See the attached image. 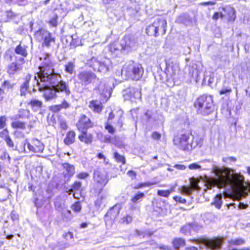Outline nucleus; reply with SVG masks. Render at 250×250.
Wrapping results in <instances>:
<instances>
[{
	"mask_svg": "<svg viewBox=\"0 0 250 250\" xmlns=\"http://www.w3.org/2000/svg\"><path fill=\"white\" fill-rule=\"evenodd\" d=\"M212 170L216 177L208 178L207 180L206 186L208 188L215 186L222 188L228 186L231 192L230 193L224 192V196L226 198H229L234 200H239L248 195V191L250 192V182H245L243 175L231 173V170L227 167L214 166Z\"/></svg>",
	"mask_w": 250,
	"mask_h": 250,
	"instance_id": "f257e3e1",
	"label": "nucleus"
},
{
	"mask_svg": "<svg viewBox=\"0 0 250 250\" xmlns=\"http://www.w3.org/2000/svg\"><path fill=\"white\" fill-rule=\"evenodd\" d=\"M40 60L41 61L39 67L40 71L35 74L33 79V81L36 83H39V80L43 82L53 75L57 74L54 72V63L49 54H42L40 57Z\"/></svg>",
	"mask_w": 250,
	"mask_h": 250,
	"instance_id": "f03ea898",
	"label": "nucleus"
},
{
	"mask_svg": "<svg viewBox=\"0 0 250 250\" xmlns=\"http://www.w3.org/2000/svg\"><path fill=\"white\" fill-rule=\"evenodd\" d=\"M144 74V68L142 64L133 61L125 63L122 69L121 74L126 79L139 80Z\"/></svg>",
	"mask_w": 250,
	"mask_h": 250,
	"instance_id": "7ed1b4c3",
	"label": "nucleus"
},
{
	"mask_svg": "<svg viewBox=\"0 0 250 250\" xmlns=\"http://www.w3.org/2000/svg\"><path fill=\"white\" fill-rule=\"evenodd\" d=\"M43 82L47 83L55 88L56 93H62L65 96H68L71 94L69 85L62 80V77L59 74H55Z\"/></svg>",
	"mask_w": 250,
	"mask_h": 250,
	"instance_id": "20e7f679",
	"label": "nucleus"
},
{
	"mask_svg": "<svg viewBox=\"0 0 250 250\" xmlns=\"http://www.w3.org/2000/svg\"><path fill=\"white\" fill-rule=\"evenodd\" d=\"M166 27V21L163 18H157L147 27L146 32L148 35L157 36L159 34H164Z\"/></svg>",
	"mask_w": 250,
	"mask_h": 250,
	"instance_id": "39448f33",
	"label": "nucleus"
},
{
	"mask_svg": "<svg viewBox=\"0 0 250 250\" xmlns=\"http://www.w3.org/2000/svg\"><path fill=\"white\" fill-rule=\"evenodd\" d=\"M201 113L209 114L212 110L213 100L210 96L203 95L200 97L195 104Z\"/></svg>",
	"mask_w": 250,
	"mask_h": 250,
	"instance_id": "423d86ee",
	"label": "nucleus"
},
{
	"mask_svg": "<svg viewBox=\"0 0 250 250\" xmlns=\"http://www.w3.org/2000/svg\"><path fill=\"white\" fill-rule=\"evenodd\" d=\"M189 134H181L174 137L173 142L175 145L179 148L184 150H190L197 146V143L192 141L190 144L188 142Z\"/></svg>",
	"mask_w": 250,
	"mask_h": 250,
	"instance_id": "0eeeda50",
	"label": "nucleus"
},
{
	"mask_svg": "<svg viewBox=\"0 0 250 250\" xmlns=\"http://www.w3.org/2000/svg\"><path fill=\"white\" fill-rule=\"evenodd\" d=\"M33 86H35V84H36L39 90L43 92V96L46 100H52L57 96L55 88L52 86L51 87L49 86L47 83L42 82L40 80H39L38 83H36L33 80Z\"/></svg>",
	"mask_w": 250,
	"mask_h": 250,
	"instance_id": "6e6552de",
	"label": "nucleus"
},
{
	"mask_svg": "<svg viewBox=\"0 0 250 250\" xmlns=\"http://www.w3.org/2000/svg\"><path fill=\"white\" fill-rule=\"evenodd\" d=\"M136 43L135 40L125 37L124 41H121L120 43L117 42L114 44L111 45L110 49L111 51L112 50H121L128 52L131 49L136 48Z\"/></svg>",
	"mask_w": 250,
	"mask_h": 250,
	"instance_id": "1a4fd4ad",
	"label": "nucleus"
},
{
	"mask_svg": "<svg viewBox=\"0 0 250 250\" xmlns=\"http://www.w3.org/2000/svg\"><path fill=\"white\" fill-rule=\"evenodd\" d=\"M94 182L96 190L101 192L108 182L106 175L99 169L95 170L93 176Z\"/></svg>",
	"mask_w": 250,
	"mask_h": 250,
	"instance_id": "9d476101",
	"label": "nucleus"
},
{
	"mask_svg": "<svg viewBox=\"0 0 250 250\" xmlns=\"http://www.w3.org/2000/svg\"><path fill=\"white\" fill-rule=\"evenodd\" d=\"M189 241L197 244H202L203 246L211 249H219L222 245L223 239L212 238V239H190Z\"/></svg>",
	"mask_w": 250,
	"mask_h": 250,
	"instance_id": "9b49d317",
	"label": "nucleus"
},
{
	"mask_svg": "<svg viewBox=\"0 0 250 250\" xmlns=\"http://www.w3.org/2000/svg\"><path fill=\"white\" fill-rule=\"evenodd\" d=\"M77 78L79 83L85 86L94 82L97 76L95 73L90 71H82L78 73Z\"/></svg>",
	"mask_w": 250,
	"mask_h": 250,
	"instance_id": "f8f14e48",
	"label": "nucleus"
},
{
	"mask_svg": "<svg viewBox=\"0 0 250 250\" xmlns=\"http://www.w3.org/2000/svg\"><path fill=\"white\" fill-rule=\"evenodd\" d=\"M35 35L38 40H42V45L47 47L50 46L55 41V38L52 37L51 33L44 29H41L37 31Z\"/></svg>",
	"mask_w": 250,
	"mask_h": 250,
	"instance_id": "ddd939ff",
	"label": "nucleus"
},
{
	"mask_svg": "<svg viewBox=\"0 0 250 250\" xmlns=\"http://www.w3.org/2000/svg\"><path fill=\"white\" fill-rule=\"evenodd\" d=\"M123 95L125 100H129L131 102H135L141 96L140 91L133 87L126 88L123 91Z\"/></svg>",
	"mask_w": 250,
	"mask_h": 250,
	"instance_id": "4468645a",
	"label": "nucleus"
},
{
	"mask_svg": "<svg viewBox=\"0 0 250 250\" xmlns=\"http://www.w3.org/2000/svg\"><path fill=\"white\" fill-rule=\"evenodd\" d=\"M198 180L194 178H192L190 180V186H181L179 188V192L181 194L186 195H189L194 189L199 190L200 188L198 185Z\"/></svg>",
	"mask_w": 250,
	"mask_h": 250,
	"instance_id": "2eb2a0df",
	"label": "nucleus"
},
{
	"mask_svg": "<svg viewBox=\"0 0 250 250\" xmlns=\"http://www.w3.org/2000/svg\"><path fill=\"white\" fill-rule=\"evenodd\" d=\"M27 147L30 151L34 153L42 152L44 148L43 143L37 139H33L31 144L28 143Z\"/></svg>",
	"mask_w": 250,
	"mask_h": 250,
	"instance_id": "dca6fc26",
	"label": "nucleus"
},
{
	"mask_svg": "<svg viewBox=\"0 0 250 250\" xmlns=\"http://www.w3.org/2000/svg\"><path fill=\"white\" fill-rule=\"evenodd\" d=\"M112 85L113 80H107L104 83L100 84L98 89L101 92V94L104 95L106 97H109L110 96Z\"/></svg>",
	"mask_w": 250,
	"mask_h": 250,
	"instance_id": "f3484780",
	"label": "nucleus"
},
{
	"mask_svg": "<svg viewBox=\"0 0 250 250\" xmlns=\"http://www.w3.org/2000/svg\"><path fill=\"white\" fill-rule=\"evenodd\" d=\"M91 126L92 124L90 119L84 115L81 117L78 123L77 124L78 129L81 132H83V131Z\"/></svg>",
	"mask_w": 250,
	"mask_h": 250,
	"instance_id": "a211bd4d",
	"label": "nucleus"
},
{
	"mask_svg": "<svg viewBox=\"0 0 250 250\" xmlns=\"http://www.w3.org/2000/svg\"><path fill=\"white\" fill-rule=\"evenodd\" d=\"M5 141L6 142L7 145L11 147L13 149H17L20 152H26L25 146L27 143V139H23V140L21 141V143H18L16 147H15L14 144L10 137L5 140Z\"/></svg>",
	"mask_w": 250,
	"mask_h": 250,
	"instance_id": "6ab92c4d",
	"label": "nucleus"
},
{
	"mask_svg": "<svg viewBox=\"0 0 250 250\" xmlns=\"http://www.w3.org/2000/svg\"><path fill=\"white\" fill-rule=\"evenodd\" d=\"M180 72L179 66L176 63L167 68L168 75L173 79H178L180 76Z\"/></svg>",
	"mask_w": 250,
	"mask_h": 250,
	"instance_id": "aec40b11",
	"label": "nucleus"
},
{
	"mask_svg": "<svg viewBox=\"0 0 250 250\" xmlns=\"http://www.w3.org/2000/svg\"><path fill=\"white\" fill-rule=\"evenodd\" d=\"M62 166L64 168L63 173L65 178H69L74 175L75 170L73 165L65 163L62 164Z\"/></svg>",
	"mask_w": 250,
	"mask_h": 250,
	"instance_id": "412c9836",
	"label": "nucleus"
},
{
	"mask_svg": "<svg viewBox=\"0 0 250 250\" xmlns=\"http://www.w3.org/2000/svg\"><path fill=\"white\" fill-rule=\"evenodd\" d=\"M89 107L97 113L101 112L103 108L102 103L98 100H93L90 102Z\"/></svg>",
	"mask_w": 250,
	"mask_h": 250,
	"instance_id": "4be33fe9",
	"label": "nucleus"
},
{
	"mask_svg": "<svg viewBox=\"0 0 250 250\" xmlns=\"http://www.w3.org/2000/svg\"><path fill=\"white\" fill-rule=\"evenodd\" d=\"M31 79V76L30 74L26 75L24 79V82L21 86V95H25L28 93V89L29 87V82Z\"/></svg>",
	"mask_w": 250,
	"mask_h": 250,
	"instance_id": "5701e85b",
	"label": "nucleus"
},
{
	"mask_svg": "<svg viewBox=\"0 0 250 250\" xmlns=\"http://www.w3.org/2000/svg\"><path fill=\"white\" fill-rule=\"evenodd\" d=\"M201 228H202V226L198 225L196 223H194L192 225L188 224L183 227L181 229V232L183 233L186 234L187 233L190 232L191 229H193L194 230L197 231Z\"/></svg>",
	"mask_w": 250,
	"mask_h": 250,
	"instance_id": "b1692460",
	"label": "nucleus"
},
{
	"mask_svg": "<svg viewBox=\"0 0 250 250\" xmlns=\"http://www.w3.org/2000/svg\"><path fill=\"white\" fill-rule=\"evenodd\" d=\"M221 10L224 12L227 13L229 17V21H234L236 16L235 15V10L233 8L227 6L226 7H222Z\"/></svg>",
	"mask_w": 250,
	"mask_h": 250,
	"instance_id": "393cba45",
	"label": "nucleus"
},
{
	"mask_svg": "<svg viewBox=\"0 0 250 250\" xmlns=\"http://www.w3.org/2000/svg\"><path fill=\"white\" fill-rule=\"evenodd\" d=\"M82 132V134L79 136V140L87 144L91 143L93 140L92 135L90 134H87L85 130Z\"/></svg>",
	"mask_w": 250,
	"mask_h": 250,
	"instance_id": "a878e982",
	"label": "nucleus"
},
{
	"mask_svg": "<svg viewBox=\"0 0 250 250\" xmlns=\"http://www.w3.org/2000/svg\"><path fill=\"white\" fill-rule=\"evenodd\" d=\"M110 63L111 62L109 59H106L103 62H100V65L99 66L97 71L102 73H105L108 71Z\"/></svg>",
	"mask_w": 250,
	"mask_h": 250,
	"instance_id": "bb28decb",
	"label": "nucleus"
},
{
	"mask_svg": "<svg viewBox=\"0 0 250 250\" xmlns=\"http://www.w3.org/2000/svg\"><path fill=\"white\" fill-rule=\"evenodd\" d=\"M222 197L223 195L221 193L216 195L213 198L211 205L216 208L220 209L223 204Z\"/></svg>",
	"mask_w": 250,
	"mask_h": 250,
	"instance_id": "cd10ccee",
	"label": "nucleus"
},
{
	"mask_svg": "<svg viewBox=\"0 0 250 250\" xmlns=\"http://www.w3.org/2000/svg\"><path fill=\"white\" fill-rule=\"evenodd\" d=\"M72 188L70 189V191H74L73 197L76 199H79V197L76 196L77 192H81L82 190V183L80 181H76L71 186Z\"/></svg>",
	"mask_w": 250,
	"mask_h": 250,
	"instance_id": "c85d7f7f",
	"label": "nucleus"
},
{
	"mask_svg": "<svg viewBox=\"0 0 250 250\" xmlns=\"http://www.w3.org/2000/svg\"><path fill=\"white\" fill-rule=\"evenodd\" d=\"M75 133L73 131H69L67 134L64 142L66 145L72 144L75 141Z\"/></svg>",
	"mask_w": 250,
	"mask_h": 250,
	"instance_id": "c756f323",
	"label": "nucleus"
},
{
	"mask_svg": "<svg viewBox=\"0 0 250 250\" xmlns=\"http://www.w3.org/2000/svg\"><path fill=\"white\" fill-rule=\"evenodd\" d=\"M28 105L31 107L34 111H37L42 107V102L39 100H33L28 103Z\"/></svg>",
	"mask_w": 250,
	"mask_h": 250,
	"instance_id": "7c9ffc66",
	"label": "nucleus"
},
{
	"mask_svg": "<svg viewBox=\"0 0 250 250\" xmlns=\"http://www.w3.org/2000/svg\"><path fill=\"white\" fill-rule=\"evenodd\" d=\"M10 195V190L7 188H0V201H4L8 198Z\"/></svg>",
	"mask_w": 250,
	"mask_h": 250,
	"instance_id": "2f4dec72",
	"label": "nucleus"
},
{
	"mask_svg": "<svg viewBox=\"0 0 250 250\" xmlns=\"http://www.w3.org/2000/svg\"><path fill=\"white\" fill-rule=\"evenodd\" d=\"M172 243L175 249H178L180 247L184 246L186 244V241L184 239L176 238L173 240Z\"/></svg>",
	"mask_w": 250,
	"mask_h": 250,
	"instance_id": "473e14b6",
	"label": "nucleus"
},
{
	"mask_svg": "<svg viewBox=\"0 0 250 250\" xmlns=\"http://www.w3.org/2000/svg\"><path fill=\"white\" fill-rule=\"evenodd\" d=\"M90 67H92L95 71H97L99 66L100 65V62H99L96 58H92L88 62Z\"/></svg>",
	"mask_w": 250,
	"mask_h": 250,
	"instance_id": "72a5a7b5",
	"label": "nucleus"
},
{
	"mask_svg": "<svg viewBox=\"0 0 250 250\" xmlns=\"http://www.w3.org/2000/svg\"><path fill=\"white\" fill-rule=\"evenodd\" d=\"M19 69V67L18 65L16 63L13 62L8 66L7 72L9 74H14Z\"/></svg>",
	"mask_w": 250,
	"mask_h": 250,
	"instance_id": "f704fd0d",
	"label": "nucleus"
},
{
	"mask_svg": "<svg viewBox=\"0 0 250 250\" xmlns=\"http://www.w3.org/2000/svg\"><path fill=\"white\" fill-rule=\"evenodd\" d=\"M15 52L17 54L21 55L23 57H26L27 53L25 47L21 45L18 46L15 49Z\"/></svg>",
	"mask_w": 250,
	"mask_h": 250,
	"instance_id": "c9c22d12",
	"label": "nucleus"
},
{
	"mask_svg": "<svg viewBox=\"0 0 250 250\" xmlns=\"http://www.w3.org/2000/svg\"><path fill=\"white\" fill-rule=\"evenodd\" d=\"M75 68L74 63L73 62H68L65 65V71L69 74H72Z\"/></svg>",
	"mask_w": 250,
	"mask_h": 250,
	"instance_id": "e433bc0d",
	"label": "nucleus"
},
{
	"mask_svg": "<svg viewBox=\"0 0 250 250\" xmlns=\"http://www.w3.org/2000/svg\"><path fill=\"white\" fill-rule=\"evenodd\" d=\"M229 244L233 245H241L244 244L245 240L241 238H237L231 239Z\"/></svg>",
	"mask_w": 250,
	"mask_h": 250,
	"instance_id": "4c0bfd02",
	"label": "nucleus"
},
{
	"mask_svg": "<svg viewBox=\"0 0 250 250\" xmlns=\"http://www.w3.org/2000/svg\"><path fill=\"white\" fill-rule=\"evenodd\" d=\"M12 126L14 128L24 129L25 125L24 122L15 121L12 123Z\"/></svg>",
	"mask_w": 250,
	"mask_h": 250,
	"instance_id": "58836bf2",
	"label": "nucleus"
},
{
	"mask_svg": "<svg viewBox=\"0 0 250 250\" xmlns=\"http://www.w3.org/2000/svg\"><path fill=\"white\" fill-rule=\"evenodd\" d=\"M71 209L76 212H79L82 209V206L80 202H76L71 206Z\"/></svg>",
	"mask_w": 250,
	"mask_h": 250,
	"instance_id": "ea45409f",
	"label": "nucleus"
},
{
	"mask_svg": "<svg viewBox=\"0 0 250 250\" xmlns=\"http://www.w3.org/2000/svg\"><path fill=\"white\" fill-rule=\"evenodd\" d=\"M114 157L116 160V161L118 162H121L123 164H125V158L122 156L118 154L117 152H115L114 153Z\"/></svg>",
	"mask_w": 250,
	"mask_h": 250,
	"instance_id": "a19ab883",
	"label": "nucleus"
},
{
	"mask_svg": "<svg viewBox=\"0 0 250 250\" xmlns=\"http://www.w3.org/2000/svg\"><path fill=\"white\" fill-rule=\"evenodd\" d=\"M145 196V194L143 192H138L132 199L131 201L133 203L137 202L139 200L142 199Z\"/></svg>",
	"mask_w": 250,
	"mask_h": 250,
	"instance_id": "79ce46f5",
	"label": "nucleus"
},
{
	"mask_svg": "<svg viewBox=\"0 0 250 250\" xmlns=\"http://www.w3.org/2000/svg\"><path fill=\"white\" fill-rule=\"evenodd\" d=\"M226 17V15L222 13V11L220 12H215L212 16V19L214 20H217L220 18H223Z\"/></svg>",
	"mask_w": 250,
	"mask_h": 250,
	"instance_id": "37998d69",
	"label": "nucleus"
},
{
	"mask_svg": "<svg viewBox=\"0 0 250 250\" xmlns=\"http://www.w3.org/2000/svg\"><path fill=\"white\" fill-rule=\"evenodd\" d=\"M75 37H76L75 35L69 37L70 39L71 40L70 45L73 47L77 46L79 44V40H77Z\"/></svg>",
	"mask_w": 250,
	"mask_h": 250,
	"instance_id": "c03bdc74",
	"label": "nucleus"
},
{
	"mask_svg": "<svg viewBox=\"0 0 250 250\" xmlns=\"http://www.w3.org/2000/svg\"><path fill=\"white\" fill-rule=\"evenodd\" d=\"M155 184H156V183H152V182H145V183H140V184H138V186L136 187H135V188L139 189V188H142L145 187H150V186H151L153 185H154Z\"/></svg>",
	"mask_w": 250,
	"mask_h": 250,
	"instance_id": "a18cd8bd",
	"label": "nucleus"
},
{
	"mask_svg": "<svg viewBox=\"0 0 250 250\" xmlns=\"http://www.w3.org/2000/svg\"><path fill=\"white\" fill-rule=\"evenodd\" d=\"M157 194L160 196L168 197L169 195V192L167 190H158Z\"/></svg>",
	"mask_w": 250,
	"mask_h": 250,
	"instance_id": "49530a36",
	"label": "nucleus"
},
{
	"mask_svg": "<svg viewBox=\"0 0 250 250\" xmlns=\"http://www.w3.org/2000/svg\"><path fill=\"white\" fill-rule=\"evenodd\" d=\"M0 137L6 140L9 138V132L6 129H3L0 132Z\"/></svg>",
	"mask_w": 250,
	"mask_h": 250,
	"instance_id": "de8ad7c7",
	"label": "nucleus"
},
{
	"mask_svg": "<svg viewBox=\"0 0 250 250\" xmlns=\"http://www.w3.org/2000/svg\"><path fill=\"white\" fill-rule=\"evenodd\" d=\"M132 218L131 216L126 215L121 219V223L128 224L132 222Z\"/></svg>",
	"mask_w": 250,
	"mask_h": 250,
	"instance_id": "09e8293b",
	"label": "nucleus"
},
{
	"mask_svg": "<svg viewBox=\"0 0 250 250\" xmlns=\"http://www.w3.org/2000/svg\"><path fill=\"white\" fill-rule=\"evenodd\" d=\"M188 168L191 170L200 169L201 168V166L198 164L194 163L189 165L188 166Z\"/></svg>",
	"mask_w": 250,
	"mask_h": 250,
	"instance_id": "8fccbe9b",
	"label": "nucleus"
},
{
	"mask_svg": "<svg viewBox=\"0 0 250 250\" xmlns=\"http://www.w3.org/2000/svg\"><path fill=\"white\" fill-rule=\"evenodd\" d=\"M105 128L109 133L113 134L115 132V129L113 126L108 123L105 125Z\"/></svg>",
	"mask_w": 250,
	"mask_h": 250,
	"instance_id": "3c124183",
	"label": "nucleus"
},
{
	"mask_svg": "<svg viewBox=\"0 0 250 250\" xmlns=\"http://www.w3.org/2000/svg\"><path fill=\"white\" fill-rule=\"evenodd\" d=\"M89 176V174L85 172H81L80 173H78L76 177L77 178L80 179H85L86 178H87Z\"/></svg>",
	"mask_w": 250,
	"mask_h": 250,
	"instance_id": "603ef678",
	"label": "nucleus"
},
{
	"mask_svg": "<svg viewBox=\"0 0 250 250\" xmlns=\"http://www.w3.org/2000/svg\"><path fill=\"white\" fill-rule=\"evenodd\" d=\"M57 19L58 16L56 15L53 16L49 21L50 24L53 26H57L58 24Z\"/></svg>",
	"mask_w": 250,
	"mask_h": 250,
	"instance_id": "864d4df0",
	"label": "nucleus"
},
{
	"mask_svg": "<svg viewBox=\"0 0 250 250\" xmlns=\"http://www.w3.org/2000/svg\"><path fill=\"white\" fill-rule=\"evenodd\" d=\"M6 118L5 116L0 117V129L3 128L6 125Z\"/></svg>",
	"mask_w": 250,
	"mask_h": 250,
	"instance_id": "5fc2aeb1",
	"label": "nucleus"
},
{
	"mask_svg": "<svg viewBox=\"0 0 250 250\" xmlns=\"http://www.w3.org/2000/svg\"><path fill=\"white\" fill-rule=\"evenodd\" d=\"M173 199L176 202H178L179 203H183V204L186 203V200L184 198H183L182 197H181L180 196H174V197H173Z\"/></svg>",
	"mask_w": 250,
	"mask_h": 250,
	"instance_id": "6e6d98bb",
	"label": "nucleus"
},
{
	"mask_svg": "<svg viewBox=\"0 0 250 250\" xmlns=\"http://www.w3.org/2000/svg\"><path fill=\"white\" fill-rule=\"evenodd\" d=\"M62 109H66L69 107L70 104L66 100H63L61 104H60Z\"/></svg>",
	"mask_w": 250,
	"mask_h": 250,
	"instance_id": "4d7b16f0",
	"label": "nucleus"
},
{
	"mask_svg": "<svg viewBox=\"0 0 250 250\" xmlns=\"http://www.w3.org/2000/svg\"><path fill=\"white\" fill-rule=\"evenodd\" d=\"M3 85L7 88H11L13 87L14 84L9 81H5L3 83Z\"/></svg>",
	"mask_w": 250,
	"mask_h": 250,
	"instance_id": "13d9d810",
	"label": "nucleus"
},
{
	"mask_svg": "<svg viewBox=\"0 0 250 250\" xmlns=\"http://www.w3.org/2000/svg\"><path fill=\"white\" fill-rule=\"evenodd\" d=\"M161 137V134L157 132H154L152 134V138L154 140H159Z\"/></svg>",
	"mask_w": 250,
	"mask_h": 250,
	"instance_id": "bf43d9fd",
	"label": "nucleus"
},
{
	"mask_svg": "<svg viewBox=\"0 0 250 250\" xmlns=\"http://www.w3.org/2000/svg\"><path fill=\"white\" fill-rule=\"evenodd\" d=\"M51 109L54 112H57L62 109L60 104L55 105L51 107Z\"/></svg>",
	"mask_w": 250,
	"mask_h": 250,
	"instance_id": "052dcab7",
	"label": "nucleus"
},
{
	"mask_svg": "<svg viewBox=\"0 0 250 250\" xmlns=\"http://www.w3.org/2000/svg\"><path fill=\"white\" fill-rule=\"evenodd\" d=\"M127 175L129 177H130L132 178V179H133L136 177V173L135 171L133 170H129L127 172Z\"/></svg>",
	"mask_w": 250,
	"mask_h": 250,
	"instance_id": "680f3d73",
	"label": "nucleus"
},
{
	"mask_svg": "<svg viewBox=\"0 0 250 250\" xmlns=\"http://www.w3.org/2000/svg\"><path fill=\"white\" fill-rule=\"evenodd\" d=\"M174 167L176 168L178 170H185L186 168V167L184 165L177 164L174 166Z\"/></svg>",
	"mask_w": 250,
	"mask_h": 250,
	"instance_id": "e2e57ef3",
	"label": "nucleus"
},
{
	"mask_svg": "<svg viewBox=\"0 0 250 250\" xmlns=\"http://www.w3.org/2000/svg\"><path fill=\"white\" fill-rule=\"evenodd\" d=\"M231 91V89L230 88H224L220 91L219 93L220 95H223L224 94H226L227 93H230Z\"/></svg>",
	"mask_w": 250,
	"mask_h": 250,
	"instance_id": "0e129e2a",
	"label": "nucleus"
},
{
	"mask_svg": "<svg viewBox=\"0 0 250 250\" xmlns=\"http://www.w3.org/2000/svg\"><path fill=\"white\" fill-rule=\"evenodd\" d=\"M236 158L232 157H230L228 158H225L223 159V161L224 162H227L228 161H235Z\"/></svg>",
	"mask_w": 250,
	"mask_h": 250,
	"instance_id": "69168bd1",
	"label": "nucleus"
},
{
	"mask_svg": "<svg viewBox=\"0 0 250 250\" xmlns=\"http://www.w3.org/2000/svg\"><path fill=\"white\" fill-rule=\"evenodd\" d=\"M215 4H216L215 1H208V2H205L202 3L201 5H214Z\"/></svg>",
	"mask_w": 250,
	"mask_h": 250,
	"instance_id": "338daca9",
	"label": "nucleus"
},
{
	"mask_svg": "<svg viewBox=\"0 0 250 250\" xmlns=\"http://www.w3.org/2000/svg\"><path fill=\"white\" fill-rule=\"evenodd\" d=\"M185 250H198V249L194 246L186 247Z\"/></svg>",
	"mask_w": 250,
	"mask_h": 250,
	"instance_id": "774afa93",
	"label": "nucleus"
}]
</instances>
